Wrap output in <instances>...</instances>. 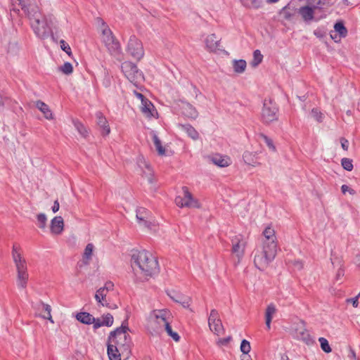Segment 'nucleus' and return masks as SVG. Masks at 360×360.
I'll list each match as a JSON object with an SVG mask.
<instances>
[{
    "instance_id": "nucleus-51",
    "label": "nucleus",
    "mask_w": 360,
    "mask_h": 360,
    "mask_svg": "<svg viewBox=\"0 0 360 360\" xmlns=\"http://www.w3.org/2000/svg\"><path fill=\"white\" fill-rule=\"evenodd\" d=\"M314 34L320 39L324 37L326 35L325 32L320 29L315 30Z\"/></svg>"
},
{
    "instance_id": "nucleus-23",
    "label": "nucleus",
    "mask_w": 360,
    "mask_h": 360,
    "mask_svg": "<svg viewBox=\"0 0 360 360\" xmlns=\"http://www.w3.org/2000/svg\"><path fill=\"white\" fill-rule=\"evenodd\" d=\"M276 312V308L274 304H270L267 306L265 312V323L268 330L271 328L272 318Z\"/></svg>"
},
{
    "instance_id": "nucleus-64",
    "label": "nucleus",
    "mask_w": 360,
    "mask_h": 360,
    "mask_svg": "<svg viewBox=\"0 0 360 360\" xmlns=\"http://www.w3.org/2000/svg\"><path fill=\"white\" fill-rule=\"evenodd\" d=\"M110 85V82L109 81H107L106 84H105V86H108Z\"/></svg>"
},
{
    "instance_id": "nucleus-3",
    "label": "nucleus",
    "mask_w": 360,
    "mask_h": 360,
    "mask_svg": "<svg viewBox=\"0 0 360 360\" xmlns=\"http://www.w3.org/2000/svg\"><path fill=\"white\" fill-rule=\"evenodd\" d=\"M20 6L30 20L31 27L39 39H44L45 37V17L34 5H27L25 0H11V11L18 12L19 9L15 8V4Z\"/></svg>"
},
{
    "instance_id": "nucleus-18",
    "label": "nucleus",
    "mask_w": 360,
    "mask_h": 360,
    "mask_svg": "<svg viewBox=\"0 0 360 360\" xmlns=\"http://www.w3.org/2000/svg\"><path fill=\"white\" fill-rule=\"evenodd\" d=\"M181 110L182 115L190 119H195L198 115L196 109L192 105L186 102L182 103Z\"/></svg>"
},
{
    "instance_id": "nucleus-40",
    "label": "nucleus",
    "mask_w": 360,
    "mask_h": 360,
    "mask_svg": "<svg viewBox=\"0 0 360 360\" xmlns=\"http://www.w3.org/2000/svg\"><path fill=\"white\" fill-rule=\"evenodd\" d=\"M311 116L319 122L323 120V115L317 108H313L311 112Z\"/></svg>"
},
{
    "instance_id": "nucleus-29",
    "label": "nucleus",
    "mask_w": 360,
    "mask_h": 360,
    "mask_svg": "<svg viewBox=\"0 0 360 360\" xmlns=\"http://www.w3.org/2000/svg\"><path fill=\"white\" fill-rule=\"evenodd\" d=\"M152 138L154 143V145L155 146V148L160 155H165V149L162 145L161 141L157 136L156 133L154 131H152Z\"/></svg>"
},
{
    "instance_id": "nucleus-34",
    "label": "nucleus",
    "mask_w": 360,
    "mask_h": 360,
    "mask_svg": "<svg viewBox=\"0 0 360 360\" xmlns=\"http://www.w3.org/2000/svg\"><path fill=\"white\" fill-rule=\"evenodd\" d=\"M332 0H313V7L314 9H323L326 6H330Z\"/></svg>"
},
{
    "instance_id": "nucleus-8",
    "label": "nucleus",
    "mask_w": 360,
    "mask_h": 360,
    "mask_svg": "<svg viewBox=\"0 0 360 360\" xmlns=\"http://www.w3.org/2000/svg\"><path fill=\"white\" fill-rule=\"evenodd\" d=\"M102 40L111 55H117L120 53L121 46L120 42L115 39L110 28L105 27L102 31Z\"/></svg>"
},
{
    "instance_id": "nucleus-4",
    "label": "nucleus",
    "mask_w": 360,
    "mask_h": 360,
    "mask_svg": "<svg viewBox=\"0 0 360 360\" xmlns=\"http://www.w3.org/2000/svg\"><path fill=\"white\" fill-rule=\"evenodd\" d=\"M131 267L136 272H140L146 279L158 273L159 265L155 257L145 250L131 256Z\"/></svg>"
},
{
    "instance_id": "nucleus-32",
    "label": "nucleus",
    "mask_w": 360,
    "mask_h": 360,
    "mask_svg": "<svg viewBox=\"0 0 360 360\" xmlns=\"http://www.w3.org/2000/svg\"><path fill=\"white\" fill-rule=\"evenodd\" d=\"M334 29L340 34V37H345L347 35V30L342 21L337 22Z\"/></svg>"
},
{
    "instance_id": "nucleus-56",
    "label": "nucleus",
    "mask_w": 360,
    "mask_h": 360,
    "mask_svg": "<svg viewBox=\"0 0 360 360\" xmlns=\"http://www.w3.org/2000/svg\"><path fill=\"white\" fill-rule=\"evenodd\" d=\"M113 286L114 285L112 282H107L103 288L106 289V292H108L109 290H112Z\"/></svg>"
},
{
    "instance_id": "nucleus-31",
    "label": "nucleus",
    "mask_w": 360,
    "mask_h": 360,
    "mask_svg": "<svg viewBox=\"0 0 360 360\" xmlns=\"http://www.w3.org/2000/svg\"><path fill=\"white\" fill-rule=\"evenodd\" d=\"M240 2L248 8L257 9L262 4V1L260 0H240Z\"/></svg>"
},
{
    "instance_id": "nucleus-46",
    "label": "nucleus",
    "mask_w": 360,
    "mask_h": 360,
    "mask_svg": "<svg viewBox=\"0 0 360 360\" xmlns=\"http://www.w3.org/2000/svg\"><path fill=\"white\" fill-rule=\"evenodd\" d=\"M341 191L342 192V193L345 194L346 192H349L350 195H354L356 194V191L352 189V188H350L348 186L344 184L341 186Z\"/></svg>"
},
{
    "instance_id": "nucleus-48",
    "label": "nucleus",
    "mask_w": 360,
    "mask_h": 360,
    "mask_svg": "<svg viewBox=\"0 0 360 360\" xmlns=\"http://www.w3.org/2000/svg\"><path fill=\"white\" fill-rule=\"evenodd\" d=\"M34 105L43 113H45V103L41 101L34 102Z\"/></svg>"
},
{
    "instance_id": "nucleus-26",
    "label": "nucleus",
    "mask_w": 360,
    "mask_h": 360,
    "mask_svg": "<svg viewBox=\"0 0 360 360\" xmlns=\"http://www.w3.org/2000/svg\"><path fill=\"white\" fill-rule=\"evenodd\" d=\"M179 127L186 131L189 137L193 140H197L199 138L198 132L191 124H179Z\"/></svg>"
},
{
    "instance_id": "nucleus-17",
    "label": "nucleus",
    "mask_w": 360,
    "mask_h": 360,
    "mask_svg": "<svg viewBox=\"0 0 360 360\" xmlns=\"http://www.w3.org/2000/svg\"><path fill=\"white\" fill-rule=\"evenodd\" d=\"M232 253L235 254L239 259L241 258L244 254L245 243L240 238L236 237L232 240Z\"/></svg>"
},
{
    "instance_id": "nucleus-15",
    "label": "nucleus",
    "mask_w": 360,
    "mask_h": 360,
    "mask_svg": "<svg viewBox=\"0 0 360 360\" xmlns=\"http://www.w3.org/2000/svg\"><path fill=\"white\" fill-rule=\"evenodd\" d=\"M96 124L101 129V133L103 136H107L110 132V128L108 124V122L105 118V117L103 115V114L98 111L96 113Z\"/></svg>"
},
{
    "instance_id": "nucleus-41",
    "label": "nucleus",
    "mask_w": 360,
    "mask_h": 360,
    "mask_svg": "<svg viewBox=\"0 0 360 360\" xmlns=\"http://www.w3.org/2000/svg\"><path fill=\"white\" fill-rule=\"evenodd\" d=\"M251 347L250 342L246 340H243L240 344V351L247 354L250 352Z\"/></svg>"
},
{
    "instance_id": "nucleus-2",
    "label": "nucleus",
    "mask_w": 360,
    "mask_h": 360,
    "mask_svg": "<svg viewBox=\"0 0 360 360\" xmlns=\"http://www.w3.org/2000/svg\"><path fill=\"white\" fill-rule=\"evenodd\" d=\"M262 251L256 254L254 259L255 266L259 270H264L275 258L277 252V242L275 231L267 226L263 231Z\"/></svg>"
},
{
    "instance_id": "nucleus-63",
    "label": "nucleus",
    "mask_w": 360,
    "mask_h": 360,
    "mask_svg": "<svg viewBox=\"0 0 360 360\" xmlns=\"http://www.w3.org/2000/svg\"><path fill=\"white\" fill-rule=\"evenodd\" d=\"M281 360H289V359H288V357L287 356H285V357L283 356Z\"/></svg>"
},
{
    "instance_id": "nucleus-59",
    "label": "nucleus",
    "mask_w": 360,
    "mask_h": 360,
    "mask_svg": "<svg viewBox=\"0 0 360 360\" xmlns=\"http://www.w3.org/2000/svg\"><path fill=\"white\" fill-rule=\"evenodd\" d=\"M136 96H137L139 98H140V99H141V102H143V101H144V100L147 99V98H145V96H144L142 94H141V93H137V92H136Z\"/></svg>"
},
{
    "instance_id": "nucleus-14",
    "label": "nucleus",
    "mask_w": 360,
    "mask_h": 360,
    "mask_svg": "<svg viewBox=\"0 0 360 360\" xmlns=\"http://www.w3.org/2000/svg\"><path fill=\"white\" fill-rule=\"evenodd\" d=\"M205 46L210 52H217L221 51L220 39H218L214 34L208 35L205 39Z\"/></svg>"
},
{
    "instance_id": "nucleus-35",
    "label": "nucleus",
    "mask_w": 360,
    "mask_h": 360,
    "mask_svg": "<svg viewBox=\"0 0 360 360\" xmlns=\"http://www.w3.org/2000/svg\"><path fill=\"white\" fill-rule=\"evenodd\" d=\"M165 331L167 332V333L168 334V335H169L170 337L172 338V339L177 342L180 339V337L179 335H178L177 333L176 332H174L172 329V327L169 324V323H168L167 324H166V326L164 327Z\"/></svg>"
},
{
    "instance_id": "nucleus-24",
    "label": "nucleus",
    "mask_w": 360,
    "mask_h": 360,
    "mask_svg": "<svg viewBox=\"0 0 360 360\" xmlns=\"http://www.w3.org/2000/svg\"><path fill=\"white\" fill-rule=\"evenodd\" d=\"M102 318V321H101L99 319H97V321L95 322V325L94 326V329H97L103 326L109 327L113 324V316L110 314L103 315Z\"/></svg>"
},
{
    "instance_id": "nucleus-16",
    "label": "nucleus",
    "mask_w": 360,
    "mask_h": 360,
    "mask_svg": "<svg viewBox=\"0 0 360 360\" xmlns=\"http://www.w3.org/2000/svg\"><path fill=\"white\" fill-rule=\"evenodd\" d=\"M64 229V221L62 217H55L51 221L50 230L53 234H60Z\"/></svg>"
},
{
    "instance_id": "nucleus-36",
    "label": "nucleus",
    "mask_w": 360,
    "mask_h": 360,
    "mask_svg": "<svg viewBox=\"0 0 360 360\" xmlns=\"http://www.w3.org/2000/svg\"><path fill=\"white\" fill-rule=\"evenodd\" d=\"M58 70L65 75H70L73 72L72 65L69 62H65L63 65L58 68Z\"/></svg>"
},
{
    "instance_id": "nucleus-43",
    "label": "nucleus",
    "mask_w": 360,
    "mask_h": 360,
    "mask_svg": "<svg viewBox=\"0 0 360 360\" xmlns=\"http://www.w3.org/2000/svg\"><path fill=\"white\" fill-rule=\"evenodd\" d=\"M170 298L174 300L175 302L179 303L181 302L183 298L185 297V295H181L180 293H177L175 292H173V294H168Z\"/></svg>"
},
{
    "instance_id": "nucleus-5",
    "label": "nucleus",
    "mask_w": 360,
    "mask_h": 360,
    "mask_svg": "<svg viewBox=\"0 0 360 360\" xmlns=\"http://www.w3.org/2000/svg\"><path fill=\"white\" fill-rule=\"evenodd\" d=\"M21 248L19 244L14 243L12 248V257L18 272V285L22 288L27 286L29 275L27 270V263L22 257Z\"/></svg>"
},
{
    "instance_id": "nucleus-58",
    "label": "nucleus",
    "mask_w": 360,
    "mask_h": 360,
    "mask_svg": "<svg viewBox=\"0 0 360 360\" xmlns=\"http://www.w3.org/2000/svg\"><path fill=\"white\" fill-rule=\"evenodd\" d=\"M343 275H344V271L342 269H340L338 271V273H337V275H336L337 280H338Z\"/></svg>"
},
{
    "instance_id": "nucleus-25",
    "label": "nucleus",
    "mask_w": 360,
    "mask_h": 360,
    "mask_svg": "<svg viewBox=\"0 0 360 360\" xmlns=\"http://www.w3.org/2000/svg\"><path fill=\"white\" fill-rule=\"evenodd\" d=\"M314 7L308 6H302L299 9V13L305 21L311 20L314 18Z\"/></svg>"
},
{
    "instance_id": "nucleus-21",
    "label": "nucleus",
    "mask_w": 360,
    "mask_h": 360,
    "mask_svg": "<svg viewBox=\"0 0 360 360\" xmlns=\"http://www.w3.org/2000/svg\"><path fill=\"white\" fill-rule=\"evenodd\" d=\"M76 318L79 322L88 325L94 323V326L95 322L97 321V319L88 312H79L76 315Z\"/></svg>"
},
{
    "instance_id": "nucleus-39",
    "label": "nucleus",
    "mask_w": 360,
    "mask_h": 360,
    "mask_svg": "<svg viewBox=\"0 0 360 360\" xmlns=\"http://www.w3.org/2000/svg\"><path fill=\"white\" fill-rule=\"evenodd\" d=\"M93 250H94L93 244H91V243L87 244V245L86 246V248L84 249V256H83L84 259L89 260L91 259V257L92 252H93Z\"/></svg>"
},
{
    "instance_id": "nucleus-55",
    "label": "nucleus",
    "mask_w": 360,
    "mask_h": 360,
    "mask_svg": "<svg viewBox=\"0 0 360 360\" xmlns=\"http://www.w3.org/2000/svg\"><path fill=\"white\" fill-rule=\"evenodd\" d=\"M348 358L351 360H356V353H355L354 350L352 349V348L349 349V353L348 354Z\"/></svg>"
},
{
    "instance_id": "nucleus-12",
    "label": "nucleus",
    "mask_w": 360,
    "mask_h": 360,
    "mask_svg": "<svg viewBox=\"0 0 360 360\" xmlns=\"http://www.w3.org/2000/svg\"><path fill=\"white\" fill-rule=\"evenodd\" d=\"M169 316L170 312L167 309L154 310L150 314V319L159 326L158 329L164 328L169 323Z\"/></svg>"
},
{
    "instance_id": "nucleus-7",
    "label": "nucleus",
    "mask_w": 360,
    "mask_h": 360,
    "mask_svg": "<svg viewBox=\"0 0 360 360\" xmlns=\"http://www.w3.org/2000/svg\"><path fill=\"white\" fill-rule=\"evenodd\" d=\"M278 108L271 99H265L262 110V120L265 124H269L278 120Z\"/></svg>"
},
{
    "instance_id": "nucleus-27",
    "label": "nucleus",
    "mask_w": 360,
    "mask_h": 360,
    "mask_svg": "<svg viewBox=\"0 0 360 360\" xmlns=\"http://www.w3.org/2000/svg\"><path fill=\"white\" fill-rule=\"evenodd\" d=\"M107 293L106 289L99 288L96 292L95 299L102 306L111 307L109 306V303L106 300Z\"/></svg>"
},
{
    "instance_id": "nucleus-62",
    "label": "nucleus",
    "mask_w": 360,
    "mask_h": 360,
    "mask_svg": "<svg viewBox=\"0 0 360 360\" xmlns=\"http://www.w3.org/2000/svg\"><path fill=\"white\" fill-rule=\"evenodd\" d=\"M290 16H291V15L290 13H286L285 15V19H290Z\"/></svg>"
},
{
    "instance_id": "nucleus-22",
    "label": "nucleus",
    "mask_w": 360,
    "mask_h": 360,
    "mask_svg": "<svg viewBox=\"0 0 360 360\" xmlns=\"http://www.w3.org/2000/svg\"><path fill=\"white\" fill-rule=\"evenodd\" d=\"M155 111L153 104L148 100L146 99L141 102V112L148 117L153 116Z\"/></svg>"
},
{
    "instance_id": "nucleus-20",
    "label": "nucleus",
    "mask_w": 360,
    "mask_h": 360,
    "mask_svg": "<svg viewBox=\"0 0 360 360\" xmlns=\"http://www.w3.org/2000/svg\"><path fill=\"white\" fill-rule=\"evenodd\" d=\"M56 22L57 21L53 15H49V19L46 18V27H49L51 38L54 41H57L58 37V31Z\"/></svg>"
},
{
    "instance_id": "nucleus-47",
    "label": "nucleus",
    "mask_w": 360,
    "mask_h": 360,
    "mask_svg": "<svg viewBox=\"0 0 360 360\" xmlns=\"http://www.w3.org/2000/svg\"><path fill=\"white\" fill-rule=\"evenodd\" d=\"M37 220L39 221V226L44 228L45 226V214L41 213L37 215Z\"/></svg>"
},
{
    "instance_id": "nucleus-37",
    "label": "nucleus",
    "mask_w": 360,
    "mask_h": 360,
    "mask_svg": "<svg viewBox=\"0 0 360 360\" xmlns=\"http://www.w3.org/2000/svg\"><path fill=\"white\" fill-rule=\"evenodd\" d=\"M353 161L352 159L344 158L341 160L342 167L347 171H352L353 169Z\"/></svg>"
},
{
    "instance_id": "nucleus-54",
    "label": "nucleus",
    "mask_w": 360,
    "mask_h": 360,
    "mask_svg": "<svg viewBox=\"0 0 360 360\" xmlns=\"http://www.w3.org/2000/svg\"><path fill=\"white\" fill-rule=\"evenodd\" d=\"M59 207H60L59 202H58V200H56L54 201L53 205L51 207L53 212V213L57 212L59 210Z\"/></svg>"
},
{
    "instance_id": "nucleus-60",
    "label": "nucleus",
    "mask_w": 360,
    "mask_h": 360,
    "mask_svg": "<svg viewBox=\"0 0 360 360\" xmlns=\"http://www.w3.org/2000/svg\"><path fill=\"white\" fill-rule=\"evenodd\" d=\"M279 0H266L267 3H269V4L276 3Z\"/></svg>"
},
{
    "instance_id": "nucleus-19",
    "label": "nucleus",
    "mask_w": 360,
    "mask_h": 360,
    "mask_svg": "<svg viewBox=\"0 0 360 360\" xmlns=\"http://www.w3.org/2000/svg\"><path fill=\"white\" fill-rule=\"evenodd\" d=\"M208 158L213 164L220 167H228L231 164L229 158L219 154L210 156Z\"/></svg>"
},
{
    "instance_id": "nucleus-52",
    "label": "nucleus",
    "mask_w": 360,
    "mask_h": 360,
    "mask_svg": "<svg viewBox=\"0 0 360 360\" xmlns=\"http://www.w3.org/2000/svg\"><path fill=\"white\" fill-rule=\"evenodd\" d=\"M358 298H359L358 296H356L355 297H353V298H349V299L347 300V302H352L354 307H358V303H359L358 302Z\"/></svg>"
},
{
    "instance_id": "nucleus-33",
    "label": "nucleus",
    "mask_w": 360,
    "mask_h": 360,
    "mask_svg": "<svg viewBox=\"0 0 360 360\" xmlns=\"http://www.w3.org/2000/svg\"><path fill=\"white\" fill-rule=\"evenodd\" d=\"M263 60V55L261 53L259 50H255L253 52V59L250 63V65L253 68L257 67Z\"/></svg>"
},
{
    "instance_id": "nucleus-13",
    "label": "nucleus",
    "mask_w": 360,
    "mask_h": 360,
    "mask_svg": "<svg viewBox=\"0 0 360 360\" xmlns=\"http://www.w3.org/2000/svg\"><path fill=\"white\" fill-rule=\"evenodd\" d=\"M136 219L141 225L147 228H150L152 222L149 220L150 217V212L147 209L140 207L136 209Z\"/></svg>"
},
{
    "instance_id": "nucleus-38",
    "label": "nucleus",
    "mask_w": 360,
    "mask_h": 360,
    "mask_svg": "<svg viewBox=\"0 0 360 360\" xmlns=\"http://www.w3.org/2000/svg\"><path fill=\"white\" fill-rule=\"evenodd\" d=\"M319 341L323 352L326 353H330L331 352V348L329 345L328 341L326 338H319Z\"/></svg>"
},
{
    "instance_id": "nucleus-1",
    "label": "nucleus",
    "mask_w": 360,
    "mask_h": 360,
    "mask_svg": "<svg viewBox=\"0 0 360 360\" xmlns=\"http://www.w3.org/2000/svg\"><path fill=\"white\" fill-rule=\"evenodd\" d=\"M127 321L110 332L107 342V353L110 360H127L131 354V340Z\"/></svg>"
},
{
    "instance_id": "nucleus-6",
    "label": "nucleus",
    "mask_w": 360,
    "mask_h": 360,
    "mask_svg": "<svg viewBox=\"0 0 360 360\" xmlns=\"http://www.w3.org/2000/svg\"><path fill=\"white\" fill-rule=\"evenodd\" d=\"M121 69L126 77L134 84L140 83L143 79V75L137 66L130 62L125 61L122 63Z\"/></svg>"
},
{
    "instance_id": "nucleus-57",
    "label": "nucleus",
    "mask_w": 360,
    "mask_h": 360,
    "mask_svg": "<svg viewBox=\"0 0 360 360\" xmlns=\"http://www.w3.org/2000/svg\"><path fill=\"white\" fill-rule=\"evenodd\" d=\"M46 120H52L53 119V114L51 112V110L48 108L46 106Z\"/></svg>"
},
{
    "instance_id": "nucleus-9",
    "label": "nucleus",
    "mask_w": 360,
    "mask_h": 360,
    "mask_svg": "<svg viewBox=\"0 0 360 360\" xmlns=\"http://www.w3.org/2000/svg\"><path fill=\"white\" fill-rule=\"evenodd\" d=\"M183 196L179 195L175 198V203L179 207H200V204L197 200L193 198V195L189 191L188 187L182 188Z\"/></svg>"
},
{
    "instance_id": "nucleus-10",
    "label": "nucleus",
    "mask_w": 360,
    "mask_h": 360,
    "mask_svg": "<svg viewBox=\"0 0 360 360\" xmlns=\"http://www.w3.org/2000/svg\"><path fill=\"white\" fill-rule=\"evenodd\" d=\"M127 51L134 59L141 60L143 55L144 51L141 41L135 36H131L127 44Z\"/></svg>"
},
{
    "instance_id": "nucleus-42",
    "label": "nucleus",
    "mask_w": 360,
    "mask_h": 360,
    "mask_svg": "<svg viewBox=\"0 0 360 360\" xmlns=\"http://www.w3.org/2000/svg\"><path fill=\"white\" fill-rule=\"evenodd\" d=\"M259 136L264 139L266 144L272 151H276V147L274 145L273 141L270 138L263 134H261Z\"/></svg>"
},
{
    "instance_id": "nucleus-50",
    "label": "nucleus",
    "mask_w": 360,
    "mask_h": 360,
    "mask_svg": "<svg viewBox=\"0 0 360 360\" xmlns=\"http://www.w3.org/2000/svg\"><path fill=\"white\" fill-rule=\"evenodd\" d=\"M341 146L343 150H347L349 148V141L344 137L340 139Z\"/></svg>"
},
{
    "instance_id": "nucleus-30",
    "label": "nucleus",
    "mask_w": 360,
    "mask_h": 360,
    "mask_svg": "<svg viewBox=\"0 0 360 360\" xmlns=\"http://www.w3.org/2000/svg\"><path fill=\"white\" fill-rule=\"evenodd\" d=\"M72 122L75 127L82 137L86 138L89 136L88 129L80 121L78 120H73Z\"/></svg>"
},
{
    "instance_id": "nucleus-11",
    "label": "nucleus",
    "mask_w": 360,
    "mask_h": 360,
    "mask_svg": "<svg viewBox=\"0 0 360 360\" xmlns=\"http://www.w3.org/2000/svg\"><path fill=\"white\" fill-rule=\"evenodd\" d=\"M208 324L210 330L216 335L224 334V328L219 318V312L216 309H212L208 319Z\"/></svg>"
},
{
    "instance_id": "nucleus-49",
    "label": "nucleus",
    "mask_w": 360,
    "mask_h": 360,
    "mask_svg": "<svg viewBox=\"0 0 360 360\" xmlns=\"http://www.w3.org/2000/svg\"><path fill=\"white\" fill-rule=\"evenodd\" d=\"M231 340V336H229V337L225 338H220L217 341V344L219 345H226L227 344L229 343Z\"/></svg>"
},
{
    "instance_id": "nucleus-28",
    "label": "nucleus",
    "mask_w": 360,
    "mask_h": 360,
    "mask_svg": "<svg viewBox=\"0 0 360 360\" xmlns=\"http://www.w3.org/2000/svg\"><path fill=\"white\" fill-rule=\"evenodd\" d=\"M247 66L246 61L245 60H234L233 61V68L236 73H243L245 70Z\"/></svg>"
},
{
    "instance_id": "nucleus-44",
    "label": "nucleus",
    "mask_w": 360,
    "mask_h": 360,
    "mask_svg": "<svg viewBox=\"0 0 360 360\" xmlns=\"http://www.w3.org/2000/svg\"><path fill=\"white\" fill-rule=\"evenodd\" d=\"M60 44L61 49L64 51L68 56H70L72 51L70 46L63 39L60 41Z\"/></svg>"
},
{
    "instance_id": "nucleus-45",
    "label": "nucleus",
    "mask_w": 360,
    "mask_h": 360,
    "mask_svg": "<svg viewBox=\"0 0 360 360\" xmlns=\"http://www.w3.org/2000/svg\"><path fill=\"white\" fill-rule=\"evenodd\" d=\"M191 302V298L188 296H185L181 302H179L184 308H189Z\"/></svg>"
},
{
    "instance_id": "nucleus-53",
    "label": "nucleus",
    "mask_w": 360,
    "mask_h": 360,
    "mask_svg": "<svg viewBox=\"0 0 360 360\" xmlns=\"http://www.w3.org/2000/svg\"><path fill=\"white\" fill-rule=\"evenodd\" d=\"M46 319H49L51 323H53L51 315V306L49 304H46Z\"/></svg>"
},
{
    "instance_id": "nucleus-61",
    "label": "nucleus",
    "mask_w": 360,
    "mask_h": 360,
    "mask_svg": "<svg viewBox=\"0 0 360 360\" xmlns=\"http://www.w3.org/2000/svg\"><path fill=\"white\" fill-rule=\"evenodd\" d=\"M307 339L304 338V340L306 341V342L307 344H309V341L310 340V337H309V334H307Z\"/></svg>"
}]
</instances>
